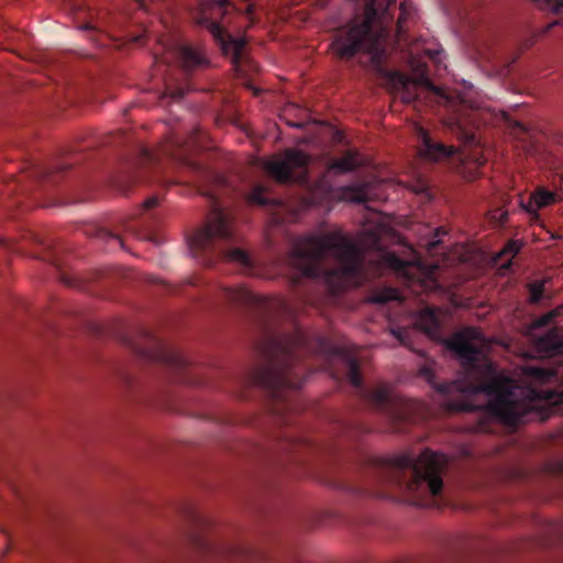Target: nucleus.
Returning a JSON list of instances; mask_svg holds the SVG:
<instances>
[{
  "mask_svg": "<svg viewBox=\"0 0 563 563\" xmlns=\"http://www.w3.org/2000/svg\"><path fill=\"white\" fill-rule=\"evenodd\" d=\"M254 11H255V5L253 3L245 4V8L243 9L245 16L247 18V20L250 21L251 24H253L255 22Z\"/></svg>",
  "mask_w": 563,
  "mask_h": 563,
  "instance_id": "36",
  "label": "nucleus"
},
{
  "mask_svg": "<svg viewBox=\"0 0 563 563\" xmlns=\"http://www.w3.org/2000/svg\"><path fill=\"white\" fill-rule=\"evenodd\" d=\"M123 380L125 382V384H131V378L128 375L123 376Z\"/></svg>",
  "mask_w": 563,
  "mask_h": 563,
  "instance_id": "45",
  "label": "nucleus"
},
{
  "mask_svg": "<svg viewBox=\"0 0 563 563\" xmlns=\"http://www.w3.org/2000/svg\"><path fill=\"white\" fill-rule=\"evenodd\" d=\"M318 341H319L320 349H323L325 345V340L323 338H319Z\"/></svg>",
  "mask_w": 563,
  "mask_h": 563,
  "instance_id": "43",
  "label": "nucleus"
},
{
  "mask_svg": "<svg viewBox=\"0 0 563 563\" xmlns=\"http://www.w3.org/2000/svg\"><path fill=\"white\" fill-rule=\"evenodd\" d=\"M563 313V306H558L553 310L542 314L538 319L534 320L533 327L534 328H544L553 322L555 318L561 316Z\"/></svg>",
  "mask_w": 563,
  "mask_h": 563,
  "instance_id": "24",
  "label": "nucleus"
},
{
  "mask_svg": "<svg viewBox=\"0 0 563 563\" xmlns=\"http://www.w3.org/2000/svg\"><path fill=\"white\" fill-rule=\"evenodd\" d=\"M145 225L146 224L143 223V222L139 223V222H134V221H128V222H124L122 224V227H123V229L125 231H129V232H131L132 234H135V235L137 234V228L139 227H145Z\"/></svg>",
  "mask_w": 563,
  "mask_h": 563,
  "instance_id": "34",
  "label": "nucleus"
},
{
  "mask_svg": "<svg viewBox=\"0 0 563 563\" xmlns=\"http://www.w3.org/2000/svg\"><path fill=\"white\" fill-rule=\"evenodd\" d=\"M141 8L144 7V0H134Z\"/></svg>",
  "mask_w": 563,
  "mask_h": 563,
  "instance_id": "46",
  "label": "nucleus"
},
{
  "mask_svg": "<svg viewBox=\"0 0 563 563\" xmlns=\"http://www.w3.org/2000/svg\"><path fill=\"white\" fill-rule=\"evenodd\" d=\"M311 157L302 151L286 150L283 157L272 158L264 164L265 172L279 184H296L309 187V164Z\"/></svg>",
  "mask_w": 563,
  "mask_h": 563,
  "instance_id": "10",
  "label": "nucleus"
},
{
  "mask_svg": "<svg viewBox=\"0 0 563 563\" xmlns=\"http://www.w3.org/2000/svg\"><path fill=\"white\" fill-rule=\"evenodd\" d=\"M234 10V4L229 0H200L195 20L199 26L209 31L222 53L230 57L236 75L243 77L254 65L244 52L246 41L232 36L224 29L227 18Z\"/></svg>",
  "mask_w": 563,
  "mask_h": 563,
  "instance_id": "7",
  "label": "nucleus"
},
{
  "mask_svg": "<svg viewBox=\"0 0 563 563\" xmlns=\"http://www.w3.org/2000/svg\"><path fill=\"white\" fill-rule=\"evenodd\" d=\"M415 324L429 336L435 338L441 328L438 310L433 307H424L417 314Z\"/></svg>",
  "mask_w": 563,
  "mask_h": 563,
  "instance_id": "16",
  "label": "nucleus"
},
{
  "mask_svg": "<svg viewBox=\"0 0 563 563\" xmlns=\"http://www.w3.org/2000/svg\"><path fill=\"white\" fill-rule=\"evenodd\" d=\"M185 512H186V516L190 520H192V521H198L199 520L198 515L196 514V511L190 506H186L185 507Z\"/></svg>",
  "mask_w": 563,
  "mask_h": 563,
  "instance_id": "38",
  "label": "nucleus"
},
{
  "mask_svg": "<svg viewBox=\"0 0 563 563\" xmlns=\"http://www.w3.org/2000/svg\"><path fill=\"white\" fill-rule=\"evenodd\" d=\"M71 166V163L67 161H58L49 166L43 167L38 170V176L45 183H57V177L59 174L64 173Z\"/></svg>",
  "mask_w": 563,
  "mask_h": 563,
  "instance_id": "20",
  "label": "nucleus"
},
{
  "mask_svg": "<svg viewBox=\"0 0 563 563\" xmlns=\"http://www.w3.org/2000/svg\"><path fill=\"white\" fill-rule=\"evenodd\" d=\"M157 205H158V198L156 196H152L143 202L142 208H143V210H150V209H153L154 207H156Z\"/></svg>",
  "mask_w": 563,
  "mask_h": 563,
  "instance_id": "37",
  "label": "nucleus"
},
{
  "mask_svg": "<svg viewBox=\"0 0 563 563\" xmlns=\"http://www.w3.org/2000/svg\"><path fill=\"white\" fill-rule=\"evenodd\" d=\"M334 353L342 361L345 376L361 398L382 413L390 424V431H402L404 426L411 419L412 405L396 394L389 384H378L374 387L364 386L358 361L340 347H336Z\"/></svg>",
  "mask_w": 563,
  "mask_h": 563,
  "instance_id": "6",
  "label": "nucleus"
},
{
  "mask_svg": "<svg viewBox=\"0 0 563 563\" xmlns=\"http://www.w3.org/2000/svg\"><path fill=\"white\" fill-rule=\"evenodd\" d=\"M536 349L542 357L563 356V336L552 329L536 341Z\"/></svg>",
  "mask_w": 563,
  "mask_h": 563,
  "instance_id": "15",
  "label": "nucleus"
},
{
  "mask_svg": "<svg viewBox=\"0 0 563 563\" xmlns=\"http://www.w3.org/2000/svg\"><path fill=\"white\" fill-rule=\"evenodd\" d=\"M363 165V161L356 151H347L342 157L333 159L329 169L336 173H350Z\"/></svg>",
  "mask_w": 563,
  "mask_h": 563,
  "instance_id": "18",
  "label": "nucleus"
},
{
  "mask_svg": "<svg viewBox=\"0 0 563 563\" xmlns=\"http://www.w3.org/2000/svg\"><path fill=\"white\" fill-rule=\"evenodd\" d=\"M223 551L228 552L230 555L231 554H235V553H239L241 552L242 550L235 548V547H225V549H223Z\"/></svg>",
  "mask_w": 563,
  "mask_h": 563,
  "instance_id": "39",
  "label": "nucleus"
},
{
  "mask_svg": "<svg viewBox=\"0 0 563 563\" xmlns=\"http://www.w3.org/2000/svg\"><path fill=\"white\" fill-rule=\"evenodd\" d=\"M399 294L394 288H385L374 295L373 301L378 303H386L393 300H398Z\"/></svg>",
  "mask_w": 563,
  "mask_h": 563,
  "instance_id": "28",
  "label": "nucleus"
},
{
  "mask_svg": "<svg viewBox=\"0 0 563 563\" xmlns=\"http://www.w3.org/2000/svg\"><path fill=\"white\" fill-rule=\"evenodd\" d=\"M200 130H194L188 136L173 134L156 151L143 148L136 162V167L130 176L131 181H159L173 184L165 176L167 163H188V154L201 146Z\"/></svg>",
  "mask_w": 563,
  "mask_h": 563,
  "instance_id": "8",
  "label": "nucleus"
},
{
  "mask_svg": "<svg viewBox=\"0 0 563 563\" xmlns=\"http://www.w3.org/2000/svg\"><path fill=\"white\" fill-rule=\"evenodd\" d=\"M214 179L218 184L224 185L225 180L221 175H214Z\"/></svg>",
  "mask_w": 563,
  "mask_h": 563,
  "instance_id": "41",
  "label": "nucleus"
},
{
  "mask_svg": "<svg viewBox=\"0 0 563 563\" xmlns=\"http://www.w3.org/2000/svg\"><path fill=\"white\" fill-rule=\"evenodd\" d=\"M86 233L100 240V241H103L104 243H107L110 246H113V247L118 246L121 249L124 247V241H123V239L121 236V232L119 230H109L103 227L93 225V227H90L86 231Z\"/></svg>",
  "mask_w": 563,
  "mask_h": 563,
  "instance_id": "19",
  "label": "nucleus"
},
{
  "mask_svg": "<svg viewBox=\"0 0 563 563\" xmlns=\"http://www.w3.org/2000/svg\"><path fill=\"white\" fill-rule=\"evenodd\" d=\"M289 262L298 273L291 280L295 287L306 279H321L335 296L361 286L364 280L361 250L340 231L299 239L291 249Z\"/></svg>",
  "mask_w": 563,
  "mask_h": 563,
  "instance_id": "3",
  "label": "nucleus"
},
{
  "mask_svg": "<svg viewBox=\"0 0 563 563\" xmlns=\"http://www.w3.org/2000/svg\"><path fill=\"white\" fill-rule=\"evenodd\" d=\"M421 148L420 153L422 156L430 161H440L442 158H449L456 152L454 146H446L442 143L434 142L428 132L420 129Z\"/></svg>",
  "mask_w": 563,
  "mask_h": 563,
  "instance_id": "14",
  "label": "nucleus"
},
{
  "mask_svg": "<svg viewBox=\"0 0 563 563\" xmlns=\"http://www.w3.org/2000/svg\"><path fill=\"white\" fill-rule=\"evenodd\" d=\"M188 82L178 84L176 80L168 78L165 82V92L163 98H170L173 101H179L189 91Z\"/></svg>",
  "mask_w": 563,
  "mask_h": 563,
  "instance_id": "23",
  "label": "nucleus"
},
{
  "mask_svg": "<svg viewBox=\"0 0 563 563\" xmlns=\"http://www.w3.org/2000/svg\"><path fill=\"white\" fill-rule=\"evenodd\" d=\"M559 532L563 536V526L559 528Z\"/></svg>",
  "mask_w": 563,
  "mask_h": 563,
  "instance_id": "51",
  "label": "nucleus"
},
{
  "mask_svg": "<svg viewBox=\"0 0 563 563\" xmlns=\"http://www.w3.org/2000/svg\"><path fill=\"white\" fill-rule=\"evenodd\" d=\"M156 63L167 65L175 63L180 67V71L185 76L190 75L195 70L206 68L210 64L202 49L188 44H173L164 57H156Z\"/></svg>",
  "mask_w": 563,
  "mask_h": 563,
  "instance_id": "11",
  "label": "nucleus"
},
{
  "mask_svg": "<svg viewBox=\"0 0 563 563\" xmlns=\"http://www.w3.org/2000/svg\"><path fill=\"white\" fill-rule=\"evenodd\" d=\"M141 339L144 343L125 339V344L140 357L165 365L179 374H185L189 369L190 360L180 351L166 345L146 330L141 331Z\"/></svg>",
  "mask_w": 563,
  "mask_h": 563,
  "instance_id": "9",
  "label": "nucleus"
},
{
  "mask_svg": "<svg viewBox=\"0 0 563 563\" xmlns=\"http://www.w3.org/2000/svg\"><path fill=\"white\" fill-rule=\"evenodd\" d=\"M209 196L213 208L208 222L188 239L192 256L205 266H211L217 260L224 258L239 264L245 271H251L252 261L249 253L239 247H228L235 241L230 218L220 207L216 194Z\"/></svg>",
  "mask_w": 563,
  "mask_h": 563,
  "instance_id": "5",
  "label": "nucleus"
},
{
  "mask_svg": "<svg viewBox=\"0 0 563 563\" xmlns=\"http://www.w3.org/2000/svg\"><path fill=\"white\" fill-rule=\"evenodd\" d=\"M533 372L537 374L538 377L540 378H544L545 376H548V373L544 371V369H540V368H533Z\"/></svg>",
  "mask_w": 563,
  "mask_h": 563,
  "instance_id": "40",
  "label": "nucleus"
},
{
  "mask_svg": "<svg viewBox=\"0 0 563 563\" xmlns=\"http://www.w3.org/2000/svg\"><path fill=\"white\" fill-rule=\"evenodd\" d=\"M482 112L478 110H472L471 114V121L472 126H466L461 120H456L453 125L455 133L457 137L467 146H476L478 144L477 135H476V129H478V125L476 124V120L481 117Z\"/></svg>",
  "mask_w": 563,
  "mask_h": 563,
  "instance_id": "17",
  "label": "nucleus"
},
{
  "mask_svg": "<svg viewBox=\"0 0 563 563\" xmlns=\"http://www.w3.org/2000/svg\"><path fill=\"white\" fill-rule=\"evenodd\" d=\"M465 159L472 161L476 167L482 166L486 163V158L482 153L475 150L473 153L463 154Z\"/></svg>",
  "mask_w": 563,
  "mask_h": 563,
  "instance_id": "31",
  "label": "nucleus"
},
{
  "mask_svg": "<svg viewBox=\"0 0 563 563\" xmlns=\"http://www.w3.org/2000/svg\"><path fill=\"white\" fill-rule=\"evenodd\" d=\"M221 296L227 301L249 307L256 311L263 329V338L256 344L257 364L250 372L249 384L266 390L278 402H285L288 390L299 389L303 384V354L310 350L308 338L301 330L280 335L269 324L278 313H292L290 303L284 298H267L245 287H223Z\"/></svg>",
  "mask_w": 563,
  "mask_h": 563,
  "instance_id": "2",
  "label": "nucleus"
},
{
  "mask_svg": "<svg viewBox=\"0 0 563 563\" xmlns=\"http://www.w3.org/2000/svg\"><path fill=\"white\" fill-rule=\"evenodd\" d=\"M291 126H296V128H302V123H290Z\"/></svg>",
  "mask_w": 563,
  "mask_h": 563,
  "instance_id": "47",
  "label": "nucleus"
},
{
  "mask_svg": "<svg viewBox=\"0 0 563 563\" xmlns=\"http://www.w3.org/2000/svg\"><path fill=\"white\" fill-rule=\"evenodd\" d=\"M246 86H247L249 89L253 90L254 95L257 96L260 93V90L257 88L253 87L252 84H247Z\"/></svg>",
  "mask_w": 563,
  "mask_h": 563,
  "instance_id": "42",
  "label": "nucleus"
},
{
  "mask_svg": "<svg viewBox=\"0 0 563 563\" xmlns=\"http://www.w3.org/2000/svg\"><path fill=\"white\" fill-rule=\"evenodd\" d=\"M555 1H556L558 7H563V0H555Z\"/></svg>",
  "mask_w": 563,
  "mask_h": 563,
  "instance_id": "48",
  "label": "nucleus"
},
{
  "mask_svg": "<svg viewBox=\"0 0 563 563\" xmlns=\"http://www.w3.org/2000/svg\"><path fill=\"white\" fill-rule=\"evenodd\" d=\"M380 260L386 267L407 277V271L411 264L409 261L402 260L391 252L383 253Z\"/></svg>",
  "mask_w": 563,
  "mask_h": 563,
  "instance_id": "22",
  "label": "nucleus"
},
{
  "mask_svg": "<svg viewBox=\"0 0 563 563\" xmlns=\"http://www.w3.org/2000/svg\"><path fill=\"white\" fill-rule=\"evenodd\" d=\"M299 297H302L303 300H310L309 298H305L306 295H303V294H299Z\"/></svg>",
  "mask_w": 563,
  "mask_h": 563,
  "instance_id": "50",
  "label": "nucleus"
},
{
  "mask_svg": "<svg viewBox=\"0 0 563 563\" xmlns=\"http://www.w3.org/2000/svg\"><path fill=\"white\" fill-rule=\"evenodd\" d=\"M64 283L71 286L73 284L67 279V278H64Z\"/></svg>",
  "mask_w": 563,
  "mask_h": 563,
  "instance_id": "49",
  "label": "nucleus"
},
{
  "mask_svg": "<svg viewBox=\"0 0 563 563\" xmlns=\"http://www.w3.org/2000/svg\"><path fill=\"white\" fill-rule=\"evenodd\" d=\"M247 201L251 205L260 207L278 206L280 201L275 198H268L266 196V188L262 185L255 186L247 195Z\"/></svg>",
  "mask_w": 563,
  "mask_h": 563,
  "instance_id": "21",
  "label": "nucleus"
},
{
  "mask_svg": "<svg viewBox=\"0 0 563 563\" xmlns=\"http://www.w3.org/2000/svg\"><path fill=\"white\" fill-rule=\"evenodd\" d=\"M558 195L549 191L545 188H537L529 197V200L525 202L520 200V207L525 210L532 220L539 219L538 210L551 206L556 201Z\"/></svg>",
  "mask_w": 563,
  "mask_h": 563,
  "instance_id": "13",
  "label": "nucleus"
},
{
  "mask_svg": "<svg viewBox=\"0 0 563 563\" xmlns=\"http://www.w3.org/2000/svg\"><path fill=\"white\" fill-rule=\"evenodd\" d=\"M482 334L477 329L467 328L454 333L446 347L462 362L470 375L478 376L475 382H445L437 384L434 373L429 366L420 368L424 377L440 394L450 396L461 394L460 400L446 404L450 411L485 410L499 422L516 427L536 419L539 416L537 402L542 397L536 389L521 390L512 380L497 373L495 365L485 357L482 346Z\"/></svg>",
  "mask_w": 563,
  "mask_h": 563,
  "instance_id": "1",
  "label": "nucleus"
},
{
  "mask_svg": "<svg viewBox=\"0 0 563 563\" xmlns=\"http://www.w3.org/2000/svg\"><path fill=\"white\" fill-rule=\"evenodd\" d=\"M373 495H374V496H376V497H379V498H385V497H387V495H386V494H384V493H373Z\"/></svg>",
  "mask_w": 563,
  "mask_h": 563,
  "instance_id": "44",
  "label": "nucleus"
},
{
  "mask_svg": "<svg viewBox=\"0 0 563 563\" xmlns=\"http://www.w3.org/2000/svg\"><path fill=\"white\" fill-rule=\"evenodd\" d=\"M368 246L377 250L380 247V236L377 232L373 231L369 233Z\"/></svg>",
  "mask_w": 563,
  "mask_h": 563,
  "instance_id": "35",
  "label": "nucleus"
},
{
  "mask_svg": "<svg viewBox=\"0 0 563 563\" xmlns=\"http://www.w3.org/2000/svg\"><path fill=\"white\" fill-rule=\"evenodd\" d=\"M448 465L446 455L426 449L417 457L404 454L377 461L375 476L382 484L412 494L416 505L428 507L433 504L430 499L442 494Z\"/></svg>",
  "mask_w": 563,
  "mask_h": 563,
  "instance_id": "4",
  "label": "nucleus"
},
{
  "mask_svg": "<svg viewBox=\"0 0 563 563\" xmlns=\"http://www.w3.org/2000/svg\"><path fill=\"white\" fill-rule=\"evenodd\" d=\"M448 234L446 230L443 228H438L434 231V239L428 243V247L430 250H434L440 244V236Z\"/></svg>",
  "mask_w": 563,
  "mask_h": 563,
  "instance_id": "33",
  "label": "nucleus"
},
{
  "mask_svg": "<svg viewBox=\"0 0 563 563\" xmlns=\"http://www.w3.org/2000/svg\"><path fill=\"white\" fill-rule=\"evenodd\" d=\"M544 280H536L528 284L531 303H539L542 300L544 295Z\"/></svg>",
  "mask_w": 563,
  "mask_h": 563,
  "instance_id": "25",
  "label": "nucleus"
},
{
  "mask_svg": "<svg viewBox=\"0 0 563 563\" xmlns=\"http://www.w3.org/2000/svg\"><path fill=\"white\" fill-rule=\"evenodd\" d=\"M419 68L413 78L397 71L391 74V79L398 88V95L405 103H412L418 100L420 89L441 96L440 89L431 82L424 69Z\"/></svg>",
  "mask_w": 563,
  "mask_h": 563,
  "instance_id": "12",
  "label": "nucleus"
},
{
  "mask_svg": "<svg viewBox=\"0 0 563 563\" xmlns=\"http://www.w3.org/2000/svg\"><path fill=\"white\" fill-rule=\"evenodd\" d=\"M393 334L395 338L398 339L401 345L408 346L409 349H412L409 342V335L410 331L407 329H397L393 330Z\"/></svg>",
  "mask_w": 563,
  "mask_h": 563,
  "instance_id": "29",
  "label": "nucleus"
},
{
  "mask_svg": "<svg viewBox=\"0 0 563 563\" xmlns=\"http://www.w3.org/2000/svg\"><path fill=\"white\" fill-rule=\"evenodd\" d=\"M501 115V120L511 129H518L519 131L521 132H526L527 129L523 126L522 123H520L519 121H516L514 119H511L506 112H501L500 113Z\"/></svg>",
  "mask_w": 563,
  "mask_h": 563,
  "instance_id": "30",
  "label": "nucleus"
},
{
  "mask_svg": "<svg viewBox=\"0 0 563 563\" xmlns=\"http://www.w3.org/2000/svg\"><path fill=\"white\" fill-rule=\"evenodd\" d=\"M520 251V245L518 244L517 241L515 240H509L506 245L504 246V249L500 251V253L498 254V256H509V261L506 265H504L506 268H509L512 264L511 260L519 253Z\"/></svg>",
  "mask_w": 563,
  "mask_h": 563,
  "instance_id": "27",
  "label": "nucleus"
},
{
  "mask_svg": "<svg viewBox=\"0 0 563 563\" xmlns=\"http://www.w3.org/2000/svg\"><path fill=\"white\" fill-rule=\"evenodd\" d=\"M406 15H407L406 7L404 3H401L400 8H399V16L396 21V29H397L398 34H401L404 32V23L407 19Z\"/></svg>",
  "mask_w": 563,
  "mask_h": 563,
  "instance_id": "32",
  "label": "nucleus"
},
{
  "mask_svg": "<svg viewBox=\"0 0 563 563\" xmlns=\"http://www.w3.org/2000/svg\"><path fill=\"white\" fill-rule=\"evenodd\" d=\"M345 198L354 202H365L367 200L366 189L362 186H350L345 188Z\"/></svg>",
  "mask_w": 563,
  "mask_h": 563,
  "instance_id": "26",
  "label": "nucleus"
}]
</instances>
